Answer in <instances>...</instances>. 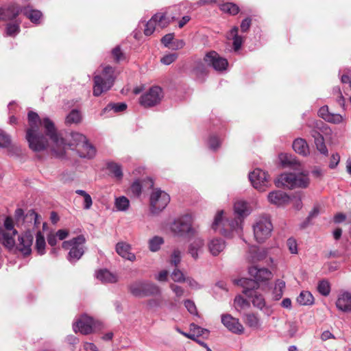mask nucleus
Masks as SVG:
<instances>
[{
  "label": "nucleus",
  "instance_id": "f257e3e1",
  "mask_svg": "<svg viewBox=\"0 0 351 351\" xmlns=\"http://www.w3.org/2000/svg\"><path fill=\"white\" fill-rule=\"evenodd\" d=\"M27 119L29 127L26 130L25 139L32 151L41 152L49 146L47 138L40 132L41 125L45 129L46 136H49L56 147L66 145L65 140L59 135L53 122L48 117L41 119L36 112L30 111Z\"/></svg>",
  "mask_w": 351,
  "mask_h": 351
},
{
  "label": "nucleus",
  "instance_id": "f03ea898",
  "mask_svg": "<svg viewBox=\"0 0 351 351\" xmlns=\"http://www.w3.org/2000/svg\"><path fill=\"white\" fill-rule=\"evenodd\" d=\"M114 69L110 66L104 67L102 71L95 74L93 77V95L99 97L110 90L114 85Z\"/></svg>",
  "mask_w": 351,
  "mask_h": 351
},
{
  "label": "nucleus",
  "instance_id": "7ed1b4c3",
  "mask_svg": "<svg viewBox=\"0 0 351 351\" xmlns=\"http://www.w3.org/2000/svg\"><path fill=\"white\" fill-rule=\"evenodd\" d=\"M310 182L308 173L302 171L298 173H284L278 178L277 186H284L289 189L295 188H306Z\"/></svg>",
  "mask_w": 351,
  "mask_h": 351
},
{
  "label": "nucleus",
  "instance_id": "20e7f679",
  "mask_svg": "<svg viewBox=\"0 0 351 351\" xmlns=\"http://www.w3.org/2000/svg\"><path fill=\"white\" fill-rule=\"evenodd\" d=\"M130 293L136 298L157 295L160 293V288L155 284L146 280H138L128 285Z\"/></svg>",
  "mask_w": 351,
  "mask_h": 351
},
{
  "label": "nucleus",
  "instance_id": "39448f33",
  "mask_svg": "<svg viewBox=\"0 0 351 351\" xmlns=\"http://www.w3.org/2000/svg\"><path fill=\"white\" fill-rule=\"evenodd\" d=\"M223 210H220L217 213L212 224V228L216 231L219 229V226L222 225L223 227L219 230V233L225 236H228V228L231 231L239 233L242 230L243 218L238 216L232 220L227 219L223 221Z\"/></svg>",
  "mask_w": 351,
  "mask_h": 351
},
{
  "label": "nucleus",
  "instance_id": "423d86ee",
  "mask_svg": "<svg viewBox=\"0 0 351 351\" xmlns=\"http://www.w3.org/2000/svg\"><path fill=\"white\" fill-rule=\"evenodd\" d=\"M252 228L255 240L261 243L270 237L273 226L267 216H260L256 218Z\"/></svg>",
  "mask_w": 351,
  "mask_h": 351
},
{
  "label": "nucleus",
  "instance_id": "0eeeda50",
  "mask_svg": "<svg viewBox=\"0 0 351 351\" xmlns=\"http://www.w3.org/2000/svg\"><path fill=\"white\" fill-rule=\"evenodd\" d=\"M193 217L190 214L184 215L173 221L170 226L171 232L179 237L195 234V230L192 227Z\"/></svg>",
  "mask_w": 351,
  "mask_h": 351
},
{
  "label": "nucleus",
  "instance_id": "6e6552de",
  "mask_svg": "<svg viewBox=\"0 0 351 351\" xmlns=\"http://www.w3.org/2000/svg\"><path fill=\"white\" fill-rule=\"evenodd\" d=\"M85 238L83 235H79L70 241H66L62 243L64 249H69L68 260L71 263H75L84 254V243Z\"/></svg>",
  "mask_w": 351,
  "mask_h": 351
},
{
  "label": "nucleus",
  "instance_id": "1a4fd4ad",
  "mask_svg": "<svg viewBox=\"0 0 351 351\" xmlns=\"http://www.w3.org/2000/svg\"><path fill=\"white\" fill-rule=\"evenodd\" d=\"M18 232L14 227L13 220L11 217H8L5 219L3 224H0V234L2 236L3 246L11 250L16 245L15 236Z\"/></svg>",
  "mask_w": 351,
  "mask_h": 351
},
{
  "label": "nucleus",
  "instance_id": "9d476101",
  "mask_svg": "<svg viewBox=\"0 0 351 351\" xmlns=\"http://www.w3.org/2000/svg\"><path fill=\"white\" fill-rule=\"evenodd\" d=\"M170 202V196L160 189H155L150 195V210L154 214H158L164 210Z\"/></svg>",
  "mask_w": 351,
  "mask_h": 351
},
{
  "label": "nucleus",
  "instance_id": "9b49d317",
  "mask_svg": "<svg viewBox=\"0 0 351 351\" xmlns=\"http://www.w3.org/2000/svg\"><path fill=\"white\" fill-rule=\"evenodd\" d=\"M163 97V92L160 87L153 86L140 97L141 106L149 108L158 105Z\"/></svg>",
  "mask_w": 351,
  "mask_h": 351
},
{
  "label": "nucleus",
  "instance_id": "f8f14e48",
  "mask_svg": "<svg viewBox=\"0 0 351 351\" xmlns=\"http://www.w3.org/2000/svg\"><path fill=\"white\" fill-rule=\"evenodd\" d=\"M249 179L252 186L259 191H265L270 185L269 175L258 168L250 173Z\"/></svg>",
  "mask_w": 351,
  "mask_h": 351
},
{
  "label": "nucleus",
  "instance_id": "ddd939ff",
  "mask_svg": "<svg viewBox=\"0 0 351 351\" xmlns=\"http://www.w3.org/2000/svg\"><path fill=\"white\" fill-rule=\"evenodd\" d=\"M204 61L207 65L212 66L217 71H223L226 70L228 66V60L220 56L216 51H210L206 53Z\"/></svg>",
  "mask_w": 351,
  "mask_h": 351
},
{
  "label": "nucleus",
  "instance_id": "4468645a",
  "mask_svg": "<svg viewBox=\"0 0 351 351\" xmlns=\"http://www.w3.org/2000/svg\"><path fill=\"white\" fill-rule=\"evenodd\" d=\"M22 8L16 3H11L0 7V21L16 20L19 14L22 12Z\"/></svg>",
  "mask_w": 351,
  "mask_h": 351
},
{
  "label": "nucleus",
  "instance_id": "2eb2a0df",
  "mask_svg": "<svg viewBox=\"0 0 351 351\" xmlns=\"http://www.w3.org/2000/svg\"><path fill=\"white\" fill-rule=\"evenodd\" d=\"M156 24L162 28L167 26L169 21H167L165 13H157L154 14L146 23L144 34L146 36H150L152 34L155 30Z\"/></svg>",
  "mask_w": 351,
  "mask_h": 351
},
{
  "label": "nucleus",
  "instance_id": "dca6fc26",
  "mask_svg": "<svg viewBox=\"0 0 351 351\" xmlns=\"http://www.w3.org/2000/svg\"><path fill=\"white\" fill-rule=\"evenodd\" d=\"M94 320L92 317L83 315L73 325L75 332L77 330L82 334L88 335L92 332L93 330Z\"/></svg>",
  "mask_w": 351,
  "mask_h": 351
},
{
  "label": "nucleus",
  "instance_id": "f3484780",
  "mask_svg": "<svg viewBox=\"0 0 351 351\" xmlns=\"http://www.w3.org/2000/svg\"><path fill=\"white\" fill-rule=\"evenodd\" d=\"M34 237L29 231L18 238L19 243L16 245V249L24 256H28L32 253V245Z\"/></svg>",
  "mask_w": 351,
  "mask_h": 351
},
{
  "label": "nucleus",
  "instance_id": "a211bd4d",
  "mask_svg": "<svg viewBox=\"0 0 351 351\" xmlns=\"http://www.w3.org/2000/svg\"><path fill=\"white\" fill-rule=\"evenodd\" d=\"M221 322L229 331L238 335L243 333V326L238 319L233 317L231 315H222Z\"/></svg>",
  "mask_w": 351,
  "mask_h": 351
},
{
  "label": "nucleus",
  "instance_id": "6ab92c4d",
  "mask_svg": "<svg viewBox=\"0 0 351 351\" xmlns=\"http://www.w3.org/2000/svg\"><path fill=\"white\" fill-rule=\"evenodd\" d=\"M268 201L277 206H283L287 204L290 197L287 194L282 191H274L267 195Z\"/></svg>",
  "mask_w": 351,
  "mask_h": 351
},
{
  "label": "nucleus",
  "instance_id": "aec40b11",
  "mask_svg": "<svg viewBox=\"0 0 351 351\" xmlns=\"http://www.w3.org/2000/svg\"><path fill=\"white\" fill-rule=\"evenodd\" d=\"M249 273L257 282L268 280L272 276L271 272L268 269L258 268L256 266L251 267L249 269Z\"/></svg>",
  "mask_w": 351,
  "mask_h": 351
},
{
  "label": "nucleus",
  "instance_id": "412c9836",
  "mask_svg": "<svg viewBox=\"0 0 351 351\" xmlns=\"http://www.w3.org/2000/svg\"><path fill=\"white\" fill-rule=\"evenodd\" d=\"M207 246L209 252L213 256H217L225 250L226 243L221 238H213L208 242Z\"/></svg>",
  "mask_w": 351,
  "mask_h": 351
},
{
  "label": "nucleus",
  "instance_id": "4be33fe9",
  "mask_svg": "<svg viewBox=\"0 0 351 351\" xmlns=\"http://www.w3.org/2000/svg\"><path fill=\"white\" fill-rule=\"evenodd\" d=\"M236 283L243 287V293L246 296H251L256 292V289L259 287L258 282L255 280L248 278H241L236 281Z\"/></svg>",
  "mask_w": 351,
  "mask_h": 351
},
{
  "label": "nucleus",
  "instance_id": "5701e85b",
  "mask_svg": "<svg viewBox=\"0 0 351 351\" xmlns=\"http://www.w3.org/2000/svg\"><path fill=\"white\" fill-rule=\"evenodd\" d=\"M204 241L200 237L195 238L189 245L188 253L194 260L199 258V254L202 253L204 247Z\"/></svg>",
  "mask_w": 351,
  "mask_h": 351
},
{
  "label": "nucleus",
  "instance_id": "b1692460",
  "mask_svg": "<svg viewBox=\"0 0 351 351\" xmlns=\"http://www.w3.org/2000/svg\"><path fill=\"white\" fill-rule=\"evenodd\" d=\"M131 246L125 242H119L116 245V252L123 258L130 261L136 260V256L134 253L130 252Z\"/></svg>",
  "mask_w": 351,
  "mask_h": 351
},
{
  "label": "nucleus",
  "instance_id": "393cba45",
  "mask_svg": "<svg viewBox=\"0 0 351 351\" xmlns=\"http://www.w3.org/2000/svg\"><path fill=\"white\" fill-rule=\"evenodd\" d=\"M336 306L343 312L351 311V294L348 292L341 294L336 302Z\"/></svg>",
  "mask_w": 351,
  "mask_h": 351
},
{
  "label": "nucleus",
  "instance_id": "a878e982",
  "mask_svg": "<svg viewBox=\"0 0 351 351\" xmlns=\"http://www.w3.org/2000/svg\"><path fill=\"white\" fill-rule=\"evenodd\" d=\"M81 148L78 150L79 156L84 158L92 159L96 154L95 147L90 144L88 139L80 145Z\"/></svg>",
  "mask_w": 351,
  "mask_h": 351
},
{
  "label": "nucleus",
  "instance_id": "bb28decb",
  "mask_svg": "<svg viewBox=\"0 0 351 351\" xmlns=\"http://www.w3.org/2000/svg\"><path fill=\"white\" fill-rule=\"evenodd\" d=\"M293 150L303 156H306L309 154V148L306 141L302 138H296L293 143Z\"/></svg>",
  "mask_w": 351,
  "mask_h": 351
},
{
  "label": "nucleus",
  "instance_id": "cd10ccee",
  "mask_svg": "<svg viewBox=\"0 0 351 351\" xmlns=\"http://www.w3.org/2000/svg\"><path fill=\"white\" fill-rule=\"evenodd\" d=\"M22 13L34 23H38L43 16L40 11L33 10L30 6L23 7Z\"/></svg>",
  "mask_w": 351,
  "mask_h": 351
},
{
  "label": "nucleus",
  "instance_id": "c85d7f7f",
  "mask_svg": "<svg viewBox=\"0 0 351 351\" xmlns=\"http://www.w3.org/2000/svg\"><path fill=\"white\" fill-rule=\"evenodd\" d=\"M239 28L237 26L233 27L228 35V39L233 40V47L234 51H238L243 43V38L242 36L238 35Z\"/></svg>",
  "mask_w": 351,
  "mask_h": 351
},
{
  "label": "nucleus",
  "instance_id": "c756f323",
  "mask_svg": "<svg viewBox=\"0 0 351 351\" xmlns=\"http://www.w3.org/2000/svg\"><path fill=\"white\" fill-rule=\"evenodd\" d=\"M96 277L104 283H114L118 280V277L107 269L99 270L97 273Z\"/></svg>",
  "mask_w": 351,
  "mask_h": 351
},
{
  "label": "nucleus",
  "instance_id": "7c9ffc66",
  "mask_svg": "<svg viewBox=\"0 0 351 351\" xmlns=\"http://www.w3.org/2000/svg\"><path fill=\"white\" fill-rule=\"evenodd\" d=\"M280 158L282 164L285 167H289L295 169H300V163L291 155L280 154Z\"/></svg>",
  "mask_w": 351,
  "mask_h": 351
},
{
  "label": "nucleus",
  "instance_id": "2f4dec72",
  "mask_svg": "<svg viewBox=\"0 0 351 351\" xmlns=\"http://www.w3.org/2000/svg\"><path fill=\"white\" fill-rule=\"evenodd\" d=\"M21 21L16 19L14 23H9L5 27V34L8 36L15 37L20 32Z\"/></svg>",
  "mask_w": 351,
  "mask_h": 351
},
{
  "label": "nucleus",
  "instance_id": "473e14b6",
  "mask_svg": "<svg viewBox=\"0 0 351 351\" xmlns=\"http://www.w3.org/2000/svg\"><path fill=\"white\" fill-rule=\"evenodd\" d=\"M107 169L117 180L122 179L123 171L120 165L114 162H110L107 164Z\"/></svg>",
  "mask_w": 351,
  "mask_h": 351
},
{
  "label": "nucleus",
  "instance_id": "72a5a7b5",
  "mask_svg": "<svg viewBox=\"0 0 351 351\" xmlns=\"http://www.w3.org/2000/svg\"><path fill=\"white\" fill-rule=\"evenodd\" d=\"M40 217L34 211V210H29L27 212L25 217V223H34L35 227H38L40 223Z\"/></svg>",
  "mask_w": 351,
  "mask_h": 351
},
{
  "label": "nucleus",
  "instance_id": "f704fd0d",
  "mask_svg": "<svg viewBox=\"0 0 351 351\" xmlns=\"http://www.w3.org/2000/svg\"><path fill=\"white\" fill-rule=\"evenodd\" d=\"M46 242L44 235L38 231L36 235L35 247L38 254L43 255L45 253Z\"/></svg>",
  "mask_w": 351,
  "mask_h": 351
},
{
  "label": "nucleus",
  "instance_id": "c9c22d12",
  "mask_svg": "<svg viewBox=\"0 0 351 351\" xmlns=\"http://www.w3.org/2000/svg\"><path fill=\"white\" fill-rule=\"evenodd\" d=\"M71 143L69 144H66L64 146H61L60 147L64 148L66 145L80 146L82 143L86 142V140L87 139L86 136L79 132H71ZM65 143H66L65 142Z\"/></svg>",
  "mask_w": 351,
  "mask_h": 351
},
{
  "label": "nucleus",
  "instance_id": "e433bc0d",
  "mask_svg": "<svg viewBox=\"0 0 351 351\" xmlns=\"http://www.w3.org/2000/svg\"><path fill=\"white\" fill-rule=\"evenodd\" d=\"M297 302L300 305H311L314 302V298L309 291H303L297 298Z\"/></svg>",
  "mask_w": 351,
  "mask_h": 351
},
{
  "label": "nucleus",
  "instance_id": "4c0bfd02",
  "mask_svg": "<svg viewBox=\"0 0 351 351\" xmlns=\"http://www.w3.org/2000/svg\"><path fill=\"white\" fill-rule=\"evenodd\" d=\"M234 210L235 214L242 218L249 214L247 210V204L244 201H238L235 202L234 205Z\"/></svg>",
  "mask_w": 351,
  "mask_h": 351
},
{
  "label": "nucleus",
  "instance_id": "58836bf2",
  "mask_svg": "<svg viewBox=\"0 0 351 351\" xmlns=\"http://www.w3.org/2000/svg\"><path fill=\"white\" fill-rule=\"evenodd\" d=\"M246 324L252 328L258 329L261 326V322L259 317L254 313H247L245 315Z\"/></svg>",
  "mask_w": 351,
  "mask_h": 351
},
{
  "label": "nucleus",
  "instance_id": "ea45409f",
  "mask_svg": "<svg viewBox=\"0 0 351 351\" xmlns=\"http://www.w3.org/2000/svg\"><path fill=\"white\" fill-rule=\"evenodd\" d=\"M164 243V239L162 237L159 236H155L150 239L148 241L149 249L151 252H158L161 245Z\"/></svg>",
  "mask_w": 351,
  "mask_h": 351
},
{
  "label": "nucleus",
  "instance_id": "a19ab883",
  "mask_svg": "<svg viewBox=\"0 0 351 351\" xmlns=\"http://www.w3.org/2000/svg\"><path fill=\"white\" fill-rule=\"evenodd\" d=\"M114 206L119 211H126L130 206V201L125 196H120L115 198Z\"/></svg>",
  "mask_w": 351,
  "mask_h": 351
},
{
  "label": "nucleus",
  "instance_id": "79ce46f5",
  "mask_svg": "<svg viewBox=\"0 0 351 351\" xmlns=\"http://www.w3.org/2000/svg\"><path fill=\"white\" fill-rule=\"evenodd\" d=\"M127 108V105L125 103H110L108 104L102 110L101 114L113 110L114 112H123Z\"/></svg>",
  "mask_w": 351,
  "mask_h": 351
},
{
  "label": "nucleus",
  "instance_id": "37998d69",
  "mask_svg": "<svg viewBox=\"0 0 351 351\" xmlns=\"http://www.w3.org/2000/svg\"><path fill=\"white\" fill-rule=\"evenodd\" d=\"M221 11L228 13L232 15H235L239 12V8L237 5L232 3H225L220 5Z\"/></svg>",
  "mask_w": 351,
  "mask_h": 351
},
{
  "label": "nucleus",
  "instance_id": "c03bdc74",
  "mask_svg": "<svg viewBox=\"0 0 351 351\" xmlns=\"http://www.w3.org/2000/svg\"><path fill=\"white\" fill-rule=\"evenodd\" d=\"M75 193L84 197L83 208L85 210L90 209L93 205V200L90 195L88 193H87L85 191L81 189L76 190Z\"/></svg>",
  "mask_w": 351,
  "mask_h": 351
},
{
  "label": "nucleus",
  "instance_id": "a18cd8bd",
  "mask_svg": "<svg viewBox=\"0 0 351 351\" xmlns=\"http://www.w3.org/2000/svg\"><path fill=\"white\" fill-rule=\"evenodd\" d=\"M252 298V302L254 306L263 309L265 304V301L263 296L261 294H258L256 291L252 293V295L248 296Z\"/></svg>",
  "mask_w": 351,
  "mask_h": 351
},
{
  "label": "nucleus",
  "instance_id": "49530a36",
  "mask_svg": "<svg viewBox=\"0 0 351 351\" xmlns=\"http://www.w3.org/2000/svg\"><path fill=\"white\" fill-rule=\"evenodd\" d=\"M82 120L80 112L77 110H73L67 115L66 118V123L68 124L78 123Z\"/></svg>",
  "mask_w": 351,
  "mask_h": 351
},
{
  "label": "nucleus",
  "instance_id": "de8ad7c7",
  "mask_svg": "<svg viewBox=\"0 0 351 351\" xmlns=\"http://www.w3.org/2000/svg\"><path fill=\"white\" fill-rule=\"evenodd\" d=\"M181 251L178 249H175L170 256L169 263L171 266L178 267L181 262Z\"/></svg>",
  "mask_w": 351,
  "mask_h": 351
},
{
  "label": "nucleus",
  "instance_id": "09e8293b",
  "mask_svg": "<svg viewBox=\"0 0 351 351\" xmlns=\"http://www.w3.org/2000/svg\"><path fill=\"white\" fill-rule=\"evenodd\" d=\"M190 330L195 334V336H203L207 337L209 334V330L206 328H202L195 324H190Z\"/></svg>",
  "mask_w": 351,
  "mask_h": 351
},
{
  "label": "nucleus",
  "instance_id": "8fccbe9b",
  "mask_svg": "<svg viewBox=\"0 0 351 351\" xmlns=\"http://www.w3.org/2000/svg\"><path fill=\"white\" fill-rule=\"evenodd\" d=\"M317 290L322 295H328L330 292V286L328 281L326 280H321L318 284Z\"/></svg>",
  "mask_w": 351,
  "mask_h": 351
},
{
  "label": "nucleus",
  "instance_id": "3c124183",
  "mask_svg": "<svg viewBox=\"0 0 351 351\" xmlns=\"http://www.w3.org/2000/svg\"><path fill=\"white\" fill-rule=\"evenodd\" d=\"M171 278L176 282H185L186 278L183 272L179 269L178 267H176L173 271L171 272Z\"/></svg>",
  "mask_w": 351,
  "mask_h": 351
},
{
  "label": "nucleus",
  "instance_id": "603ef678",
  "mask_svg": "<svg viewBox=\"0 0 351 351\" xmlns=\"http://www.w3.org/2000/svg\"><path fill=\"white\" fill-rule=\"evenodd\" d=\"M250 252L254 254L252 256V261H261L266 256V252L264 250H261L254 247L250 250Z\"/></svg>",
  "mask_w": 351,
  "mask_h": 351
},
{
  "label": "nucleus",
  "instance_id": "864d4df0",
  "mask_svg": "<svg viewBox=\"0 0 351 351\" xmlns=\"http://www.w3.org/2000/svg\"><path fill=\"white\" fill-rule=\"evenodd\" d=\"M315 143L317 147V149L321 154L324 155H326L328 154V149L324 143L323 136H319L317 138H316Z\"/></svg>",
  "mask_w": 351,
  "mask_h": 351
},
{
  "label": "nucleus",
  "instance_id": "5fc2aeb1",
  "mask_svg": "<svg viewBox=\"0 0 351 351\" xmlns=\"http://www.w3.org/2000/svg\"><path fill=\"white\" fill-rule=\"evenodd\" d=\"M132 193L136 197H139L142 193V185L139 180H135L130 186Z\"/></svg>",
  "mask_w": 351,
  "mask_h": 351
},
{
  "label": "nucleus",
  "instance_id": "6e6d98bb",
  "mask_svg": "<svg viewBox=\"0 0 351 351\" xmlns=\"http://www.w3.org/2000/svg\"><path fill=\"white\" fill-rule=\"evenodd\" d=\"M285 287V282L283 280H278L275 285L274 291L276 295L278 297L277 299L280 298L282 295L283 289Z\"/></svg>",
  "mask_w": 351,
  "mask_h": 351
},
{
  "label": "nucleus",
  "instance_id": "4d7b16f0",
  "mask_svg": "<svg viewBox=\"0 0 351 351\" xmlns=\"http://www.w3.org/2000/svg\"><path fill=\"white\" fill-rule=\"evenodd\" d=\"M178 58V54L176 53H169L164 56L161 60L160 62L165 65H169L173 62L176 59Z\"/></svg>",
  "mask_w": 351,
  "mask_h": 351
},
{
  "label": "nucleus",
  "instance_id": "13d9d810",
  "mask_svg": "<svg viewBox=\"0 0 351 351\" xmlns=\"http://www.w3.org/2000/svg\"><path fill=\"white\" fill-rule=\"evenodd\" d=\"M326 121L335 124L340 123L343 121V117L339 114L330 113L328 117H326Z\"/></svg>",
  "mask_w": 351,
  "mask_h": 351
},
{
  "label": "nucleus",
  "instance_id": "bf43d9fd",
  "mask_svg": "<svg viewBox=\"0 0 351 351\" xmlns=\"http://www.w3.org/2000/svg\"><path fill=\"white\" fill-rule=\"evenodd\" d=\"M10 136L3 132H0V147H7L10 145Z\"/></svg>",
  "mask_w": 351,
  "mask_h": 351
},
{
  "label": "nucleus",
  "instance_id": "052dcab7",
  "mask_svg": "<svg viewBox=\"0 0 351 351\" xmlns=\"http://www.w3.org/2000/svg\"><path fill=\"white\" fill-rule=\"evenodd\" d=\"M208 146L210 149L215 151L220 145V142L217 136H211L208 139Z\"/></svg>",
  "mask_w": 351,
  "mask_h": 351
},
{
  "label": "nucleus",
  "instance_id": "680f3d73",
  "mask_svg": "<svg viewBox=\"0 0 351 351\" xmlns=\"http://www.w3.org/2000/svg\"><path fill=\"white\" fill-rule=\"evenodd\" d=\"M25 217L24 211L22 208H17L14 213V218L17 223L23 224L25 222Z\"/></svg>",
  "mask_w": 351,
  "mask_h": 351
},
{
  "label": "nucleus",
  "instance_id": "e2e57ef3",
  "mask_svg": "<svg viewBox=\"0 0 351 351\" xmlns=\"http://www.w3.org/2000/svg\"><path fill=\"white\" fill-rule=\"evenodd\" d=\"M170 288L177 298H180L184 295V290L182 287L172 283L170 285Z\"/></svg>",
  "mask_w": 351,
  "mask_h": 351
},
{
  "label": "nucleus",
  "instance_id": "0e129e2a",
  "mask_svg": "<svg viewBox=\"0 0 351 351\" xmlns=\"http://www.w3.org/2000/svg\"><path fill=\"white\" fill-rule=\"evenodd\" d=\"M184 306L191 314L196 315L197 313L196 306L192 300H185Z\"/></svg>",
  "mask_w": 351,
  "mask_h": 351
},
{
  "label": "nucleus",
  "instance_id": "69168bd1",
  "mask_svg": "<svg viewBox=\"0 0 351 351\" xmlns=\"http://www.w3.org/2000/svg\"><path fill=\"white\" fill-rule=\"evenodd\" d=\"M287 245L291 254H298V245L296 241L294 239L289 238L287 240Z\"/></svg>",
  "mask_w": 351,
  "mask_h": 351
},
{
  "label": "nucleus",
  "instance_id": "338daca9",
  "mask_svg": "<svg viewBox=\"0 0 351 351\" xmlns=\"http://www.w3.org/2000/svg\"><path fill=\"white\" fill-rule=\"evenodd\" d=\"M185 282H186L189 286L193 289L197 290L202 288V285L192 278H186Z\"/></svg>",
  "mask_w": 351,
  "mask_h": 351
},
{
  "label": "nucleus",
  "instance_id": "774afa93",
  "mask_svg": "<svg viewBox=\"0 0 351 351\" xmlns=\"http://www.w3.org/2000/svg\"><path fill=\"white\" fill-rule=\"evenodd\" d=\"M340 161V156L338 154H332L330 160L329 167L330 169H335Z\"/></svg>",
  "mask_w": 351,
  "mask_h": 351
}]
</instances>
